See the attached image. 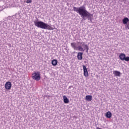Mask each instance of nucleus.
<instances>
[{
  "mask_svg": "<svg viewBox=\"0 0 129 129\" xmlns=\"http://www.w3.org/2000/svg\"><path fill=\"white\" fill-rule=\"evenodd\" d=\"M33 23L35 26L37 27V28H40V29H43L44 30H54V28L52 27V26L44 22L39 21L38 18H36Z\"/></svg>",
  "mask_w": 129,
  "mask_h": 129,
  "instance_id": "2",
  "label": "nucleus"
},
{
  "mask_svg": "<svg viewBox=\"0 0 129 129\" xmlns=\"http://www.w3.org/2000/svg\"><path fill=\"white\" fill-rule=\"evenodd\" d=\"M122 22L123 25H125V29H128L129 30V19L127 17H124V19H122Z\"/></svg>",
  "mask_w": 129,
  "mask_h": 129,
  "instance_id": "5",
  "label": "nucleus"
},
{
  "mask_svg": "<svg viewBox=\"0 0 129 129\" xmlns=\"http://www.w3.org/2000/svg\"><path fill=\"white\" fill-rule=\"evenodd\" d=\"M5 88L7 90H10L12 88V83L11 82H7L5 84Z\"/></svg>",
  "mask_w": 129,
  "mask_h": 129,
  "instance_id": "7",
  "label": "nucleus"
},
{
  "mask_svg": "<svg viewBox=\"0 0 129 129\" xmlns=\"http://www.w3.org/2000/svg\"><path fill=\"white\" fill-rule=\"evenodd\" d=\"M51 64L52 65H57L58 64V60H57V59H53L51 61Z\"/></svg>",
  "mask_w": 129,
  "mask_h": 129,
  "instance_id": "16",
  "label": "nucleus"
},
{
  "mask_svg": "<svg viewBox=\"0 0 129 129\" xmlns=\"http://www.w3.org/2000/svg\"><path fill=\"white\" fill-rule=\"evenodd\" d=\"M79 45H82V47H84V46H86V53H88V50H89V47H88V45L87 44H85V42H78Z\"/></svg>",
  "mask_w": 129,
  "mask_h": 129,
  "instance_id": "6",
  "label": "nucleus"
},
{
  "mask_svg": "<svg viewBox=\"0 0 129 129\" xmlns=\"http://www.w3.org/2000/svg\"><path fill=\"white\" fill-rule=\"evenodd\" d=\"M64 103H69V99L65 95L63 96Z\"/></svg>",
  "mask_w": 129,
  "mask_h": 129,
  "instance_id": "13",
  "label": "nucleus"
},
{
  "mask_svg": "<svg viewBox=\"0 0 129 129\" xmlns=\"http://www.w3.org/2000/svg\"><path fill=\"white\" fill-rule=\"evenodd\" d=\"M73 10L74 12H76L79 15H81V17L83 19H82L81 22H83V21L88 19V21H90V23H92L93 15L86 10L85 5L80 7H74Z\"/></svg>",
  "mask_w": 129,
  "mask_h": 129,
  "instance_id": "1",
  "label": "nucleus"
},
{
  "mask_svg": "<svg viewBox=\"0 0 129 129\" xmlns=\"http://www.w3.org/2000/svg\"><path fill=\"white\" fill-rule=\"evenodd\" d=\"M119 59L121 60L122 61L124 60V58H125V54L124 53H120L119 55Z\"/></svg>",
  "mask_w": 129,
  "mask_h": 129,
  "instance_id": "11",
  "label": "nucleus"
},
{
  "mask_svg": "<svg viewBox=\"0 0 129 129\" xmlns=\"http://www.w3.org/2000/svg\"><path fill=\"white\" fill-rule=\"evenodd\" d=\"M4 28H5V29H9V28H10V26H8V23H7L6 22H4Z\"/></svg>",
  "mask_w": 129,
  "mask_h": 129,
  "instance_id": "17",
  "label": "nucleus"
},
{
  "mask_svg": "<svg viewBox=\"0 0 129 129\" xmlns=\"http://www.w3.org/2000/svg\"><path fill=\"white\" fill-rule=\"evenodd\" d=\"M27 1L25 2L26 4H32V0H26Z\"/></svg>",
  "mask_w": 129,
  "mask_h": 129,
  "instance_id": "19",
  "label": "nucleus"
},
{
  "mask_svg": "<svg viewBox=\"0 0 129 129\" xmlns=\"http://www.w3.org/2000/svg\"><path fill=\"white\" fill-rule=\"evenodd\" d=\"M4 9H5V6H4V2H0V12H2Z\"/></svg>",
  "mask_w": 129,
  "mask_h": 129,
  "instance_id": "15",
  "label": "nucleus"
},
{
  "mask_svg": "<svg viewBox=\"0 0 129 129\" xmlns=\"http://www.w3.org/2000/svg\"><path fill=\"white\" fill-rule=\"evenodd\" d=\"M118 1H120V0H118ZM118 0H112V3L114 5H116V3H117V2H118Z\"/></svg>",
  "mask_w": 129,
  "mask_h": 129,
  "instance_id": "18",
  "label": "nucleus"
},
{
  "mask_svg": "<svg viewBox=\"0 0 129 129\" xmlns=\"http://www.w3.org/2000/svg\"><path fill=\"white\" fill-rule=\"evenodd\" d=\"M71 46L73 48V49L77 50H78L79 51H81V52H84L85 50H86V46H84L82 47V45L79 44L77 46V44L76 42H72L71 43Z\"/></svg>",
  "mask_w": 129,
  "mask_h": 129,
  "instance_id": "3",
  "label": "nucleus"
},
{
  "mask_svg": "<svg viewBox=\"0 0 129 129\" xmlns=\"http://www.w3.org/2000/svg\"><path fill=\"white\" fill-rule=\"evenodd\" d=\"M84 62L85 64H86V63H87V61L86 60H85Z\"/></svg>",
  "mask_w": 129,
  "mask_h": 129,
  "instance_id": "22",
  "label": "nucleus"
},
{
  "mask_svg": "<svg viewBox=\"0 0 129 129\" xmlns=\"http://www.w3.org/2000/svg\"><path fill=\"white\" fill-rule=\"evenodd\" d=\"M83 52H78V55H77V58L78 60H82L83 59Z\"/></svg>",
  "mask_w": 129,
  "mask_h": 129,
  "instance_id": "10",
  "label": "nucleus"
},
{
  "mask_svg": "<svg viewBox=\"0 0 129 129\" xmlns=\"http://www.w3.org/2000/svg\"><path fill=\"white\" fill-rule=\"evenodd\" d=\"M83 68L84 70V76H85V77H88V71H87V68H86V66L83 65Z\"/></svg>",
  "mask_w": 129,
  "mask_h": 129,
  "instance_id": "8",
  "label": "nucleus"
},
{
  "mask_svg": "<svg viewBox=\"0 0 129 129\" xmlns=\"http://www.w3.org/2000/svg\"><path fill=\"white\" fill-rule=\"evenodd\" d=\"M124 60L125 61H129V56H127V57L125 56Z\"/></svg>",
  "mask_w": 129,
  "mask_h": 129,
  "instance_id": "20",
  "label": "nucleus"
},
{
  "mask_svg": "<svg viewBox=\"0 0 129 129\" xmlns=\"http://www.w3.org/2000/svg\"><path fill=\"white\" fill-rule=\"evenodd\" d=\"M113 74H114L115 76H118V77H120V75H121L120 72H118L117 71H114L113 72Z\"/></svg>",
  "mask_w": 129,
  "mask_h": 129,
  "instance_id": "9",
  "label": "nucleus"
},
{
  "mask_svg": "<svg viewBox=\"0 0 129 129\" xmlns=\"http://www.w3.org/2000/svg\"><path fill=\"white\" fill-rule=\"evenodd\" d=\"M32 79L36 81H39L41 79V76H40L39 72H34L32 74Z\"/></svg>",
  "mask_w": 129,
  "mask_h": 129,
  "instance_id": "4",
  "label": "nucleus"
},
{
  "mask_svg": "<svg viewBox=\"0 0 129 129\" xmlns=\"http://www.w3.org/2000/svg\"><path fill=\"white\" fill-rule=\"evenodd\" d=\"M73 88V86H70L69 87V89H71V88Z\"/></svg>",
  "mask_w": 129,
  "mask_h": 129,
  "instance_id": "21",
  "label": "nucleus"
},
{
  "mask_svg": "<svg viewBox=\"0 0 129 129\" xmlns=\"http://www.w3.org/2000/svg\"><path fill=\"white\" fill-rule=\"evenodd\" d=\"M120 1H121V2H126L125 0H120Z\"/></svg>",
  "mask_w": 129,
  "mask_h": 129,
  "instance_id": "23",
  "label": "nucleus"
},
{
  "mask_svg": "<svg viewBox=\"0 0 129 129\" xmlns=\"http://www.w3.org/2000/svg\"><path fill=\"white\" fill-rule=\"evenodd\" d=\"M86 100L87 101H91L92 100V96L91 95H87L86 96Z\"/></svg>",
  "mask_w": 129,
  "mask_h": 129,
  "instance_id": "14",
  "label": "nucleus"
},
{
  "mask_svg": "<svg viewBox=\"0 0 129 129\" xmlns=\"http://www.w3.org/2000/svg\"><path fill=\"white\" fill-rule=\"evenodd\" d=\"M112 116V114H111V112L108 111L105 114V116L107 117V118H110L111 116Z\"/></svg>",
  "mask_w": 129,
  "mask_h": 129,
  "instance_id": "12",
  "label": "nucleus"
}]
</instances>
